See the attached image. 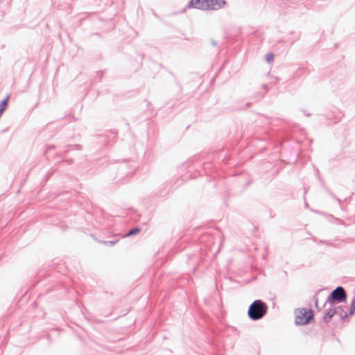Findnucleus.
Returning a JSON list of instances; mask_svg holds the SVG:
<instances>
[{"instance_id":"0eeeda50","label":"nucleus","mask_w":355,"mask_h":355,"mask_svg":"<svg viewBox=\"0 0 355 355\" xmlns=\"http://www.w3.org/2000/svg\"><path fill=\"white\" fill-rule=\"evenodd\" d=\"M9 97L7 96L1 103H0V116L6 109L8 103Z\"/></svg>"},{"instance_id":"39448f33","label":"nucleus","mask_w":355,"mask_h":355,"mask_svg":"<svg viewBox=\"0 0 355 355\" xmlns=\"http://www.w3.org/2000/svg\"><path fill=\"white\" fill-rule=\"evenodd\" d=\"M189 8L206 10V0H191Z\"/></svg>"},{"instance_id":"9d476101","label":"nucleus","mask_w":355,"mask_h":355,"mask_svg":"<svg viewBox=\"0 0 355 355\" xmlns=\"http://www.w3.org/2000/svg\"><path fill=\"white\" fill-rule=\"evenodd\" d=\"M274 59V55L272 53H268L266 56V60L267 62H270Z\"/></svg>"},{"instance_id":"1a4fd4ad","label":"nucleus","mask_w":355,"mask_h":355,"mask_svg":"<svg viewBox=\"0 0 355 355\" xmlns=\"http://www.w3.org/2000/svg\"><path fill=\"white\" fill-rule=\"evenodd\" d=\"M355 313V297L352 300L351 305H350V311L349 314L351 315H354Z\"/></svg>"},{"instance_id":"423d86ee","label":"nucleus","mask_w":355,"mask_h":355,"mask_svg":"<svg viewBox=\"0 0 355 355\" xmlns=\"http://www.w3.org/2000/svg\"><path fill=\"white\" fill-rule=\"evenodd\" d=\"M336 310L335 309H330L329 310L326 314L323 317V320L325 322H329L331 318L335 315Z\"/></svg>"},{"instance_id":"7ed1b4c3","label":"nucleus","mask_w":355,"mask_h":355,"mask_svg":"<svg viewBox=\"0 0 355 355\" xmlns=\"http://www.w3.org/2000/svg\"><path fill=\"white\" fill-rule=\"evenodd\" d=\"M347 297L344 288L341 286L337 287L331 294V298L333 301L339 302L345 301Z\"/></svg>"},{"instance_id":"f257e3e1","label":"nucleus","mask_w":355,"mask_h":355,"mask_svg":"<svg viewBox=\"0 0 355 355\" xmlns=\"http://www.w3.org/2000/svg\"><path fill=\"white\" fill-rule=\"evenodd\" d=\"M267 311V304L261 300H257L249 306L248 314L252 320H257L262 318Z\"/></svg>"},{"instance_id":"6e6552de","label":"nucleus","mask_w":355,"mask_h":355,"mask_svg":"<svg viewBox=\"0 0 355 355\" xmlns=\"http://www.w3.org/2000/svg\"><path fill=\"white\" fill-rule=\"evenodd\" d=\"M140 232H141L140 228H139V227L133 228L127 234V236H130L135 235L136 234L139 233Z\"/></svg>"},{"instance_id":"20e7f679","label":"nucleus","mask_w":355,"mask_h":355,"mask_svg":"<svg viewBox=\"0 0 355 355\" xmlns=\"http://www.w3.org/2000/svg\"><path fill=\"white\" fill-rule=\"evenodd\" d=\"M224 0H206V10L220 9L225 5Z\"/></svg>"},{"instance_id":"f03ea898","label":"nucleus","mask_w":355,"mask_h":355,"mask_svg":"<svg viewBox=\"0 0 355 355\" xmlns=\"http://www.w3.org/2000/svg\"><path fill=\"white\" fill-rule=\"evenodd\" d=\"M314 318V313L312 309L300 308L295 311V322L299 325H304L309 323Z\"/></svg>"}]
</instances>
